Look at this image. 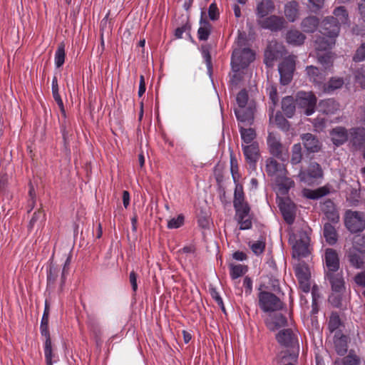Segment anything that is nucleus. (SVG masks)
Wrapping results in <instances>:
<instances>
[{"instance_id":"f257e3e1","label":"nucleus","mask_w":365,"mask_h":365,"mask_svg":"<svg viewBox=\"0 0 365 365\" xmlns=\"http://www.w3.org/2000/svg\"><path fill=\"white\" fill-rule=\"evenodd\" d=\"M276 339L281 346L287 349L286 351H281L279 354V363H284L287 358L295 361L299 352L297 331L290 328L283 329L277 333Z\"/></svg>"},{"instance_id":"f03ea898","label":"nucleus","mask_w":365,"mask_h":365,"mask_svg":"<svg viewBox=\"0 0 365 365\" xmlns=\"http://www.w3.org/2000/svg\"><path fill=\"white\" fill-rule=\"evenodd\" d=\"M237 108L235 113L238 121L245 125H252L256 109L255 101H249L248 93L245 89L240 91L237 96Z\"/></svg>"},{"instance_id":"7ed1b4c3","label":"nucleus","mask_w":365,"mask_h":365,"mask_svg":"<svg viewBox=\"0 0 365 365\" xmlns=\"http://www.w3.org/2000/svg\"><path fill=\"white\" fill-rule=\"evenodd\" d=\"M255 58V54L248 47L242 49L235 48L231 58V66L233 72H239L247 68Z\"/></svg>"},{"instance_id":"20e7f679","label":"nucleus","mask_w":365,"mask_h":365,"mask_svg":"<svg viewBox=\"0 0 365 365\" xmlns=\"http://www.w3.org/2000/svg\"><path fill=\"white\" fill-rule=\"evenodd\" d=\"M294 242L292 245L293 256L305 257L309 255L310 242L309 231L307 229H300L293 235Z\"/></svg>"},{"instance_id":"39448f33","label":"nucleus","mask_w":365,"mask_h":365,"mask_svg":"<svg viewBox=\"0 0 365 365\" xmlns=\"http://www.w3.org/2000/svg\"><path fill=\"white\" fill-rule=\"evenodd\" d=\"M258 299L259 307L264 312H277L283 309V302L272 292L260 291Z\"/></svg>"},{"instance_id":"423d86ee","label":"nucleus","mask_w":365,"mask_h":365,"mask_svg":"<svg viewBox=\"0 0 365 365\" xmlns=\"http://www.w3.org/2000/svg\"><path fill=\"white\" fill-rule=\"evenodd\" d=\"M344 224L352 233L362 232L365 228V215L358 211L347 210L345 213Z\"/></svg>"},{"instance_id":"0eeeda50","label":"nucleus","mask_w":365,"mask_h":365,"mask_svg":"<svg viewBox=\"0 0 365 365\" xmlns=\"http://www.w3.org/2000/svg\"><path fill=\"white\" fill-rule=\"evenodd\" d=\"M267 143L271 155L282 161L287 160V148L281 143V138L279 135L269 133L267 136Z\"/></svg>"},{"instance_id":"6e6552de","label":"nucleus","mask_w":365,"mask_h":365,"mask_svg":"<svg viewBox=\"0 0 365 365\" xmlns=\"http://www.w3.org/2000/svg\"><path fill=\"white\" fill-rule=\"evenodd\" d=\"M295 69V57L288 56L285 58L279 65V73L280 75V82L282 85L289 84L293 77V73Z\"/></svg>"},{"instance_id":"1a4fd4ad","label":"nucleus","mask_w":365,"mask_h":365,"mask_svg":"<svg viewBox=\"0 0 365 365\" xmlns=\"http://www.w3.org/2000/svg\"><path fill=\"white\" fill-rule=\"evenodd\" d=\"M257 24L262 29L277 32L284 27L286 21L282 16L270 15L261 19H257Z\"/></svg>"},{"instance_id":"9d476101","label":"nucleus","mask_w":365,"mask_h":365,"mask_svg":"<svg viewBox=\"0 0 365 365\" xmlns=\"http://www.w3.org/2000/svg\"><path fill=\"white\" fill-rule=\"evenodd\" d=\"M322 175L323 171L319 164L316 162H312L309 163L307 169L300 170L298 177L301 181L311 184L316 179L322 178Z\"/></svg>"},{"instance_id":"9b49d317","label":"nucleus","mask_w":365,"mask_h":365,"mask_svg":"<svg viewBox=\"0 0 365 365\" xmlns=\"http://www.w3.org/2000/svg\"><path fill=\"white\" fill-rule=\"evenodd\" d=\"M283 46L276 41H271L264 51V62L267 67H272L275 61L282 56Z\"/></svg>"},{"instance_id":"f8f14e48","label":"nucleus","mask_w":365,"mask_h":365,"mask_svg":"<svg viewBox=\"0 0 365 365\" xmlns=\"http://www.w3.org/2000/svg\"><path fill=\"white\" fill-rule=\"evenodd\" d=\"M324 273L336 272L340 269V261L338 252L333 248H327L323 255Z\"/></svg>"},{"instance_id":"ddd939ff","label":"nucleus","mask_w":365,"mask_h":365,"mask_svg":"<svg viewBox=\"0 0 365 365\" xmlns=\"http://www.w3.org/2000/svg\"><path fill=\"white\" fill-rule=\"evenodd\" d=\"M297 101L300 107L304 108V113L311 115L315 111L317 98L312 92H299L297 95Z\"/></svg>"},{"instance_id":"4468645a","label":"nucleus","mask_w":365,"mask_h":365,"mask_svg":"<svg viewBox=\"0 0 365 365\" xmlns=\"http://www.w3.org/2000/svg\"><path fill=\"white\" fill-rule=\"evenodd\" d=\"M325 274V279L329 282L331 290L336 293H343L345 289V282L342 270L330 272Z\"/></svg>"},{"instance_id":"2eb2a0df","label":"nucleus","mask_w":365,"mask_h":365,"mask_svg":"<svg viewBox=\"0 0 365 365\" xmlns=\"http://www.w3.org/2000/svg\"><path fill=\"white\" fill-rule=\"evenodd\" d=\"M340 26L334 16H327L322 22L319 32L324 36L336 38L339 35Z\"/></svg>"},{"instance_id":"dca6fc26","label":"nucleus","mask_w":365,"mask_h":365,"mask_svg":"<svg viewBox=\"0 0 365 365\" xmlns=\"http://www.w3.org/2000/svg\"><path fill=\"white\" fill-rule=\"evenodd\" d=\"M265 171L268 176L277 178L283 174H287L285 165L279 163L274 158H269L265 160Z\"/></svg>"},{"instance_id":"f3484780","label":"nucleus","mask_w":365,"mask_h":365,"mask_svg":"<svg viewBox=\"0 0 365 365\" xmlns=\"http://www.w3.org/2000/svg\"><path fill=\"white\" fill-rule=\"evenodd\" d=\"M253 215L251 208L242 209L235 211V219L241 230H250L252 227Z\"/></svg>"},{"instance_id":"a211bd4d","label":"nucleus","mask_w":365,"mask_h":365,"mask_svg":"<svg viewBox=\"0 0 365 365\" xmlns=\"http://www.w3.org/2000/svg\"><path fill=\"white\" fill-rule=\"evenodd\" d=\"M233 207L235 211L251 208L250 204L246 200L243 185L242 184L235 185L233 197Z\"/></svg>"},{"instance_id":"6ab92c4d","label":"nucleus","mask_w":365,"mask_h":365,"mask_svg":"<svg viewBox=\"0 0 365 365\" xmlns=\"http://www.w3.org/2000/svg\"><path fill=\"white\" fill-rule=\"evenodd\" d=\"M246 161L251 166L255 167L256 163L259 157V149L258 143L253 142L247 145H242Z\"/></svg>"},{"instance_id":"aec40b11","label":"nucleus","mask_w":365,"mask_h":365,"mask_svg":"<svg viewBox=\"0 0 365 365\" xmlns=\"http://www.w3.org/2000/svg\"><path fill=\"white\" fill-rule=\"evenodd\" d=\"M306 70L309 81L322 90L323 85L324 84L326 76L325 72L320 71L317 67L314 66H307Z\"/></svg>"},{"instance_id":"412c9836","label":"nucleus","mask_w":365,"mask_h":365,"mask_svg":"<svg viewBox=\"0 0 365 365\" xmlns=\"http://www.w3.org/2000/svg\"><path fill=\"white\" fill-rule=\"evenodd\" d=\"M331 141L336 146L344 144L349 139L348 130L342 126L334 128L329 133Z\"/></svg>"},{"instance_id":"4be33fe9","label":"nucleus","mask_w":365,"mask_h":365,"mask_svg":"<svg viewBox=\"0 0 365 365\" xmlns=\"http://www.w3.org/2000/svg\"><path fill=\"white\" fill-rule=\"evenodd\" d=\"M279 210L282 214L284 221L292 225L295 220V206L289 200H284L279 204Z\"/></svg>"},{"instance_id":"5701e85b","label":"nucleus","mask_w":365,"mask_h":365,"mask_svg":"<svg viewBox=\"0 0 365 365\" xmlns=\"http://www.w3.org/2000/svg\"><path fill=\"white\" fill-rule=\"evenodd\" d=\"M321 210L329 221L332 222H337L339 221V215L335 204L331 200H326L322 204Z\"/></svg>"},{"instance_id":"b1692460","label":"nucleus","mask_w":365,"mask_h":365,"mask_svg":"<svg viewBox=\"0 0 365 365\" xmlns=\"http://www.w3.org/2000/svg\"><path fill=\"white\" fill-rule=\"evenodd\" d=\"M350 142L355 148H361L365 143V128L357 127L350 129Z\"/></svg>"},{"instance_id":"393cba45","label":"nucleus","mask_w":365,"mask_h":365,"mask_svg":"<svg viewBox=\"0 0 365 365\" xmlns=\"http://www.w3.org/2000/svg\"><path fill=\"white\" fill-rule=\"evenodd\" d=\"M274 3L272 0H262L257 4L256 8L257 19L267 16L274 11Z\"/></svg>"},{"instance_id":"a878e982","label":"nucleus","mask_w":365,"mask_h":365,"mask_svg":"<svg viewBox=\"0 0 365 365\" xmlns=\"http://www.w3.org/2000/svg\"><path fill=\"white\" fill-rule=\"evenodd\" d=\"M348 337L341 334V331H336L334 336V344L336 353L340 356H344L348 349Z\"/></svg>"},{"instance_id":"bb28decb","label":"nucleus","mask_w":365,"mask_h":365,"mask_svg":"<svg viewBox=\"0 0 365 365\" xmlns=\"http://www.w3.org/2000/svg\"><path fill=\"white\" fill-rule=\"evenodd\" d=\"M46 215L42 208L35 211L27 226L28 231L31 232L35 227L41 228L44 225Z\"/></svg>"},{"instance_id":"cd10ccee","label":"nucleus","mask_w":365,"mask_h":365,"mask_svg":"<svg viewBox=\"0 0 365 365\" xmlns=\"http://www.w3.org/2000/svg\"><path fill=\"white\" fill-rule=\"evenodd\" d=\"M287 174H283L275 178V184L278 191L282 195L288 193L289 189L294 185V182L287 176Z\"/></svg>"},{"instance_id":"c85d7f7f","label":"nucleus","mask_w":365,"mask_h":365,"mask_svg":"<svg viewBox=\"0 0 365 365\" xmlns=\"http://www.w3.org/2000/svg\"><path fill=\"white\" fill-rule=\"evenodd\" d=\"M336 38L324 36L320 34L315 40V48L317 51H326L331 48L335 44Z\"/></svg>"},{"instance_id":"c756f323","label":"nucleus","mask_w":365,"mask_h":365,"mask_svg":"<svg viewBox=\"0 0 365 365\" xmlns=\"http://www.w3.org/2000/svg\"><path fill=\"white\" fill-rule=\"evenodd\" d=\"M304 146L311 153H316L320 150L321 145L319 140L312 133H305L302 136Z\"/></svg>"},{"instance_id":"7c9ffc66","label":"nucleus","mask_w":365,"mask_h":365,"mask_svg":"<svg viewBox=\"0 0 365 365\" xmlns=\"http://www.w3.org/2000/svg\"><path fill=\"white\" fill-rule=\"evenodd\" d=\"M50 308L47 300L45 301V307L40 324V332L43 338L50 337L48 327Z\"/></svg>"},{"instance_id":"2f4dec72","label":"nucleus","mask_w":365,"mask_h":365,"mask_svg":"<svg viewBox=\"0 0 365 365\" xmlns=\"http://www.w3.org/2000/svg\"><path fill=\"white\" fill-rule=\"evenodd\" d=\"M323 235L329 245H334L338 241V233L331 224L327 222L324 225Z\"/></svg>"},{"instance_id":"473e14b6","label":"nucleus","mask_w":365,"mask_h":365,"mask_svg":"<svg viewBox=\"0 0 365 365\" xmlns=\"http://www.w3.org/2000/svg\"><path fill=\"white\" fill-rule=\"evenodd\" d=\"M60 272V268L58 265L51 263L48 266V269L47 270V289H53L55 288L56 282Z\"/></svg>"},{"instance_id":"72a5a7b5","label":"nucleus","mask_w":365,"mask_h":365,"mask_svg":"<svg viewBox=\"0 0 365 365\" xmlns=\"http://www.w3.org/2000/svg\"><path fill=\"white\" fill-rule=\"evenodd\" d=\"M319 110L325 114H334L339 109V104L332 98L322 100L318 105Z\"/></svg>"},{"instance_id":"f704fd0d","label":"nucleus","mask_w":365,"mask_h":365,"mask_svg":"<svg viewBox=\"0 0 365 365\" xmlns=\"http://www.w3.org/2000/svg\"><path fill=\"white\" fill-rule=\"evenodd\" d=\"M64 120L61 123V133L63 136V143L66 148L69 145L71 137L73 135V129L71 123L66 118V115H63Z\"/></svg>"},{"instance_id":"c9c22d12","label":"nucleus","mask_w":365,"mask_h":365,"mask_svg":"<svg viewBox=\"0 0 365 365\" xmlns=\"http://www.w3.org/2000/svg\"><path fill=\"white\" fill-rule=\"evenodd\" d=\"M212 29V24L202 16L200 21V27L197 30V38L199 40H207L211 34Z\"/></svg>"},{"instance_id":"e433bc0d","label":"nucleus","mask_w":365,"mask_h":365,"mask_svg":"<svg viewBox=\"0 0 365 365\" xmlns=\"http://www.w3.org/2000/svg\"><path fill=\"white\" fill-rule=\"evenodd\" d=\"M43 353L46 365H53V359L56 356V354L53 352V344L51 338L46 337L43 338Z\"/></svg>"},{"instance_id":"4c0bfd02","label":"nucleus","mask_w":365,"mask_h":365,"mask_svg":"<svg viewBox=\"0 0 365 365\" xmlns=\"http://www.w3.org/2000/svg\"><path fill=\"white\" fill-rule=\"evenodd\" d=\"M284 14L289 21H294L299 14V4L296 1L287 3L284 6Z\"/></svg>"},{"instance_id":"58836bf2","label":"nucleus","mask_w":365,"mask_h":365,"mask_svg":"<svg viewBox=\"0 0 365 365\" xmlns=\"http://www.w3.org/2000/svg\"><path fill=\"white\" fill-rule=\"evenodd\" d=\"M319 24V19L314 16L304 19L301 23V27L304 32L313 33L315 31Z\"/></svg>"},{"instance_id":"ea45409f","label":"nucleus","mask_w":365,"mask_h":365,"mask_svg":"<svg viewBox=\"0 0 365 365\" xmlns=\"http://www.w3.org/2000/svg\"><path fill=\"white\" fill-rule=\"evenodd\" d=\"M295 103L293 97L286 96L282 101V109L287 118H292L295 113Z\"/></svg>"},{"instance_id":"a19ab883","label":"nucleus","mask_w":365,"mask_h":365,"mask_svg":"<svg viewBox=\"0 0 365 365\" xmlns=\"http://www.w3.org/2000/svg\"><path fill=\"white\" fill-rule=\"evenodd\" d=\"M363 253L351 248L347 252L346 256L350 264L356 268H360L364 264Z\"/></svg>"},{"instance_id":"79ce46f5","label":"nucleus","mask_w":365,"mask_h":365,"mask_svg":"<svg viewBox=\"0 0 365 365\" xmlns=\"http://www.w3.org/2000/svg\"><path fill=\"white\" fill-rule=\"evenodd\" d=\"M51 89H52L53 98H54L55 101L56 102L57 105L58 106L62 115H65V109H64L63 102L61 97L58 92L59 88H58V79L56 76H53V79H52Z\"/></svg>"},{"instance_id":"37998d69","label":"nucleus","mask_w":365,"mask_h":365,"mask_svg":"<svg viewBox=\"0 0 365 365\" xmlns=\"http://www.w3.org/2000/svg\"><path fill=\"white\" fill-rule=\"evenodd\" d=\"M287 41L293 45H302L304 40L305 36L297 30H290L287 33Z\"/></svg>"},{"instance_id":"c03bdc74","label":"nucleus","mask_w":365,"mask_h":365,"mask_svg":"<svg viewBox=\"0 0 365 365\" xmlns=\"http://www.w3.org/2000/svg\"><path fill=\"white\" fill-rule=\"evenodd\" d=\"M344 81L342 78L334 77L331 78L327 83L323 85L322 91L325 93H330L336 89L340 88L344 85Z\"/></svg>"},{"instance_id":"a18cd8bd","label":"nucleus","mask_w":365,"mask_h":365,"mask_svg":"<svg viewBox=\"0 0 365 365\" xmlns=\"http://www.w3.org/2000/svg\"><path fill=\"white\" fill-rule=\"evenodd\" d=\"M248 271L247 265L244 264H230V275L232 280H235L243 276Z\"/></svg>"},{"instance_id":"49530a36","label":"nucleus","mask_w":365,"mask_h":365,"mask_svg":"<svg viewBox=\"0 0 365 365\" xmlns=\"http://www.w3.org/2000/svg\"><path fill=\"white\" fill-rule=\"evenodd\" d=\"M65 47H66V45H65L64 42H61L60 43H58L57 49L55 52L54 62H55L56 67L58 68H61L65 62V58H66Z\"/></svg>"},{"instance_id":"de8ad7c7","label":"nucleus","mask_w":365,"mask_h":365,"mask_svg":"<svg viewBox=\"0 0 365 365\" xmlns=\"http://www.w3.org/2000/svg\"><path fill=\"white\" fill-rule=\"evenodd\" d=\"M270 120H274L276 125L283 131H288L289 130L290 124L289 121L279 111L277 112L275 115H273V118Z\"/></svg>"},{"instance_id":"09e8293b","label":"nucleus","mask_w":365,"mask_h":365,"mask_svg":"<svg viewBox=\"0 0 365 365\" xmlns=\"http://www.w3.org/2000/svg\"><path fill=\"white\" fill-rule=\"evenodd\" d=\"M241 138L245 143L251 144L256 138V133L253 128H245L240 125Z\"/></svg>"},{"instance_id":"8fccbe9b","label":"nucleus","mask_w":365,"mask_h":365,"mask_svg":"<svg viewBox=\"0 0 365 365\" xmlns=\"http://www.w3.org/2000/svg\"><path fill=\"white\" fill-rule=\"evenodd\" d=\"M333 14L334 18L340 24H346L349 20V14L344 6H338L334 9Z\"/></svg>"},{"instance_id":"3c124183","label":"nucleus","mask_w":365,"mask_h":365,"mask_svg":"<svg viewBox=\"0 0 365 365\" xmlns=\"http://www.w3.org/2000/svg\"><path fill=\"white\" fill-rule=\"evenodd\" d=\"M230 171L235 185L240 184L239 182L240 174L239 172L237 160L232 154L230 155Z\"/></svg>"},{"instance_id":"603ef678","label":"nucleus","mask_w":365,"mask_h":365,"mask_svg":"<svg viewBox=\"0 0 365 365\" xmlns=\"http://www.w3.org/2000/svg\"><path fill=\"white\" fill-rule=\"evenodd\" d=\"M302 146L300 143H296L292 148L291 163L292 165H297L302 161Z\"/></svg>"},{"instance_id":"864d4df0","label":"nucleus","mask_w":365,"mask_h":365,"mask_svg":"<svg viewBox=\"0 0 365 365\" xmlns=\"http://www.w3.org/2000/svg\"><path fill=\"white\" fill-rule=\"evenodd\" d=\"M341 325V321L336 312H332L329 320L328 327L331 332L338 331L337 329Z\"/></svg>"},{"instance_id":"5fc2aeb1","label":"nucleus","mask_w":365,"mask_h":365,"mask_svg":"<svg viewBox=\"0 0 365 365\" xmlns=\"http://www.w3.org/2000/svg\"><path fill=\"white\" fill-rule=\"evenodd\" d=\"M351 249L359 251L360 253H365V235L354 236Z\"/></svg>"},{"instance_id":"6e6d98bb","label":"nucleus","mask_w":365,"mask_h":365,"mask_svg":"<svg viewBox=\"0 0 365 365\" xmlns=\"http://www.w3.org/2000/svg\"><path fill=\"white\" fill-rule=\"evenodd\" d=\"M210 48L211 47L209 44H204L201 46L202 56L205 60L208 71H210L212 68Z\"/></svg>"},{"instance_id":"4d7b16f0","label":"nucleus","mask_w":365,"mask_h":365,"mask_svg":"<svg viewBox=\"0 0 365 365\" xmlns=\"http://www.w3.org/2000/svg\"><path fill=\"white\" fill-rule=\"evenodd\" d=\"M319 62L324 67L325 69L331 67L333 63V58L331 52H327L324 54H317Z\"/></svg>"},{"instance_id":"13d9d810","label":"nucleus","mask_w":365,"mask_h":365,"mask_svg":"<svg viewBox=\"0 0 365 365\" xmlns=\"http://www.w3.org/2000/svg\"><path fill=\"white\" fill-rule=\"evenodd\" d=\"M269 99L272 101V106H269V120H272V118H273V113L274 111V107L277 105V101H278L277 91L275 87H272V88L269 91Z\"/></svg>"},{"instance_id":"bf43d9fd","label":"nucleus","mask_w":365,"mask_h":365,"mask_svg":"<svg viewBox=\"0 0 365 365\" xmlns=\"http://www.w3.org/2000/svg\"><path fill=\"white\" fill-rule=\"evenodd\" d=\"M185 217L182 214H180L177 217H173L168 222V228L177 229L183 225Z\"/></svg>"},{"instance_id":"052dcab7","label":"nucleus","mask_w":365,"mask_h":365,"mask_svg":"<svg viewBox=\"0 0 365 365\" xmlns=\"http://www.w3.org/2000/svg\"><path fill=\"white\" fill-rule=\"evenodd\" d=\"M250 249L256 255H261L265 249V242L264 240H257L250 244Z\"/></svg>"},{"instance_id":"680f3d73","label":"nucleus","mask_w":365,"mask_h":365,"mask_svg":"<svg viewBox=\"0 0 365 365\" xmlns=\"http://www.w3.org/2000/svg\"><path fill=\"white\" fill-rule=\"evenodd\" d=\"M347 200L351 205L356 206L360 201V192L356 189H351L350 193L347 196Z\"/></svg>"},{"instance_id":"e2e57ef3","label":"nucleus","mask_w":365,"mask_h":365,"mask_svg":"<svg viewBox=\"0 0 365 365\" xmlns=\"http://www.w3.org/2000/svg\"><path fill=\"white\" fill-rule=\"evenodd\" d=\"M364 60H365V43H363L356 49V51L353 56V61L354 62H361Z\"/></svg>"},{"instance_id":"0e129e2a","label":"nucleus","mask_w":365,"mask_h":365,"mask_svg":"<svg viewBox=\"0 0 365 365\" xmlns=\"http://www.w3.org/2000/svg\"><path fill=\"white\" fill-rule=\"evenodd\" d=\"M208 16L210 20L216 21L219 19L220 13L216 3H212L208 9Z\"/></svg>"},{"instance_id":"69168bd1","label":"nucleus","mask_w":365,"mask_h":365,"mask_svg":"<svg viewBox=\"0 0 365 365\" xmlns=\"http://www.w3.org/2000/svg\"><path fill=\"white\" fill-rule=\"evenodd\" d=\"M359 358L351 353L343 359V365H359Z\"/></svg>"},{"instance_id":"338daca9","label":"nucleus","mask_w":365,"mask_h":365,"mask_svg":"<svg viewBox=\"0 0 365 365\" xmlns=\"http://www.w3.org/2000/svg\"><path fill=\"white\" fill-rule=\"evenodd\" d=\"M342 293L334 292L329 295V302L335 307H339L341 305V295Z\"/></svg>"},{"instance_id":"774afa93","label":"nucleus","mask_w":365,"mask_h":365,"mask_svg":"<svg viewBox=\"0 0 365 365\" xmlns=\"http://www.w3.org/2000/svg\"><path fill=\"white\" fill-rule=\"evenodd\" d=\"M247 43V39L246 34L245 33H239L235 43V48H240V49H242L246 46V44Z\"/></svg>"}]
</instances>
